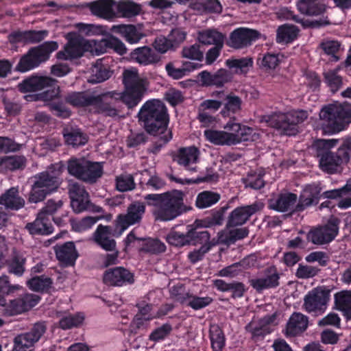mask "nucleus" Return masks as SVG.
Returning <instances> with one entry per match:
<instances>
[{
  "label": "nucleus",
  "mask_w": 351,
  "mask_h": 351,
  "mask_svg": "<svg viewBox=\"0 0 351 351\" xmlns=\"http://www.w3.org/2000/svg\"><path fill=\"white\" fill-rule=\"evenodd\" d=\"M138 117L146 131L158 136L163 144L171 139V132L168 128L169 114L163 102L158 99L147 101L141 106Z\"/></svg>",
  "instance_id": "nucleus-1"
},
{
  "label": "nucleus",
  "mask_w": 351,
  "mask_h": 351,
  "mask_svg": "<svg viewBox=\"0 0 351 351\" xmlns=\"http://www.w3.org/2000/svg\"><path fill=\"white\" fill-rule=\"evenodd\" d=\"M145 199L151 201L149 205L153 206V215L156 220L171 221L186 211L184 204V193L178 190L161 194H149Z\"/></svg>",
  "instance_id": "nucleus-2"
},
{
  "label": "nucleus",
  "mask_w": 351,
  "mask_h": 351,
  "mask_svg": "<svg viewBox=\"0 0 351 351\" xmlns=\"http://www.w3.org/2000/svg\"><path fill=\"white\" fill-rule=\"evenodd\" d=\"M63 169L64 165L60 162L51 165L46 171L35 175L29 201L32 203L40 202L47 195L56 191L61 184L60 176Z\"/></svg>",
  "instance_id": "nucleus-3"
},
{
  "label": "nucleus",
  "mask_w": 351,
  "mask_h": 351,
  "mask_svg": "<svg viewBox=\"0 0 351 351\" xmlns=\"http://www.w3.org/2000/svg\"><path fill=\"white\" fill-rule=\"evenodd\" d=\"M337 140L319 139L315 142L313 148L315 155L319 159V167L324 173L335 174L341 173L343 166L348 164L345 152L342 151L332 152L330 149L334 147Z\"/></svg>",
  "instance_id": "nucleus-4"
},
{
  "label": "nucleus",
  "mask_w": 351,
  "mask_h": 351,
  "mask_svg": "<svg viewBox=\"0 0 351 351\" xmlns=\"http://www.w3.org/2000/svg\"><path fill=\"white\" fill-rule=\"evenodd\" d=\"M319 125L324 134H333L345 128L351 121V105H328L319 112Z\"/></svg>",
  "instance_id": "nucleus-5"
},
{
  "label": "nucleus",
  "mask_w": 351,
  "mask_h": 351,
  "mask_svg": "<svg viewBox=\"0 0 351 351\" xmlns=\"http://www.w3.org/2000/svg\"><path fill=\"white\" fill-rule=\"evenodd\" d=\"M79 32L67 34L68 44H123L119 39L106 33V27L94 24L78 23Z\"/></svg>",
  "instance_id": "nucleus-6"
},
{
  "label": "nucleus",
  "mask_w": 351,
  "mask_h": 351,
  "mask_svg": "<svg viewBox=\"0 0 351 351\" xmlns=\"http://www.w3.org/2000/svg\"><path fill=\"white\" fill-rule=\"evenodd\" d=\"M123 82L125 90L121 93L123 101L128 106L133 108L142 100L146 90L144 79L141 78L135 68L125 69L123 73Z\"/></svg>",
  "instance_id": "nucleus-7"
},
{
  "label": "nucleus",
  "mask_w": 351,
  "mask_h": 351,
  "mask_svg": "<svg viewBox=\"0 0 351 351\" xmlns=\"http://www.w3.org/2000/svg\"><path fill=\"white\" fill-rule=\"evenodd\" d=\"M56 81L49 77L33 76L19 84V89L23 93L35 92L47 87H53L50 90L43 93V97L45 100H53L59 97L60 88L54 86Z\"/></svg>",
  "instance_id": "nucleus-8"
},
{
  "label": "nucleus",
  "mask_w": 351,
  "mask_h": 351,
  "mask_svg": "<svg viewBox=\"0 0 351 351\" xmlns=\"http://www.w3.org/2000/svg\"><path fill=\"white\" fill-rule=\"evenodd\" d=\"M58 45H38L32 48L24 56L16 66L17 71L26 72L37 67L49 58L51 52L57 49Z\"/></svg>",
  "instance_id": "nucleus-9"
},
{
  "label": "nucleus",
  "mask_w": 351,
  "mask_h": 351,
  "mask_svg": "<svg viewBox=\"0 0 351 351\" xmlns=\"http://www.w3.org/2000/svg\"><path fill=\"white\" fill-rule=\"evenodd\" d=\"M145 211V206L143 203L135 202L131 204L128 208L126 214L118 215L115 226L116 229L119 230V233L115 235L120 237L130 226L140 222Z\"/></svg>",
  "instance_id": "nucleus-10"
},
{
  "label": "nucleus",
  "mask_w": 351,
  "mask_h": 351,
  "mask_svg": "<svg viewBox=\"0 0 351 351\" xmlns=\"http://www.w3.org/2000/svg\"><path fill=\"white\" fill-rule=\"evenodd\" d=\"M123 101L121 93L108 92L95 97L93 107L98 113L104 116L116 117L119 113V104Z\"/></svg>",
  "instance_id": "nucleus-11"
},
{
  "label": "nucleus",
  "mask_w": 351,
  "mask_h": 351,
  "mask_svg": "<svg viewBox=\"0 0 351 351\" xmlns=\"http://www.w3.org/2000/svg\"><path fill=\"white\" fill-rule=\"evenodd\" d=\"M45 330L44 323L35 324L29 332L19 335L14 338L12 351H32L34 343L40 339Z\"/></svg>",
  "instance_id": "nucleus-12"
},
{
  "label": "nucleus",
  "mask_w": 351,
  "mask_h": 351,
  "mask_svg": "<svg viewBox=\"0 0 351 351\" xmlns=\"http://www.w3.org/2000/svg\"><path fill=\"white\" fill-rule=\"evenodd\" d=\"M339 227L336 221H329L326 225L311 229L306 235V239L315 245H324L335 239L338 234Z\"/></svg>",
  "instance_id": "nucleus-13"
},
{
  "label": "nucleus",
  "mask_w": 351,
  "mask_h": 351,
  "mask_svg": "<svg viewBox=\"0 0 351 351\" xmlns=\"http://www.w3.org/2000/svg\"><path fill=\"white\" fill-rule=\"evenodd\" d=\"M329 297L330 290L315 289L304 297L303 306L308 313L322 314L326 309Z\"/></svg>",
  "instance_id": "nucleus-14"
},
{
  "label": "nucleus",
  "mask_w": 351,
  "mask_h": 351,
  "mask_svg": "<svg viewBox=\"0 0 351 351\" xmlns=\"http://www.w3.org/2000/svg\"><path fill=\"white\" fill-rule=\"evenodd\" d=\"M199 150L195 146L181 147L173 154V160L190 173H195L198 168Z\"/></svg>",
  "instance_id": "nucleus-15"
},
{
  "label": "nucleus",
  "mask_w": 351,
  "mask_h": 351,
  "mask_svg": "<svg viewBox=\"0 0 351 351\" xmlns=\"http://www.w3.org/2000/svg\"><path fill=\"white\" fill-rule=\"evenodd\" d=\"M298 202V199L296 194L287 192L280 193L276 197L269 199L268 206L274 210L280 213L288 212L289 215H293L295 213L302 212V210H296Z\"/></svg>",
  "instance_id": "nucleus-16"
},
{
  "label": "nucleus",
  "mask_w": 351,
  "mask_h": 351,
  "mask_svg": "<svg viewBox=\"0 0 351 351\" xmlns=\"http://www.w3.org/2000/svg\"><path fill=\"white\" fill-rule=\"evenodd\" d=\"M104 282L109 286L123 287L134 282V276L123 267H116L107 269L103 275Z\"/></svg>",
  "instance_id": "nucleus-17"
},
{
  "label": "nucleus",
  "mask_w": 351,
  "mask_h": 351,
  "mask_svg": "<svg viewBox=\"0 0 351 351\" xmlns=\"http://www.w3.org/2000/svg\"><path fill=\"white\" fill-rule=\"evenodd\" d=\"M322 187L319 183L307 184L302 191L297 204L296 210H304L306 208L319 203L322 197Z\"/></svg>",
  "instance_id": "nucleus-18"
},
{
  "label": "nucleus",
  "mask_w": 351,
  "mask_h": 351,
  "mask_svg": "<svg viewBox=\"0 0 351 351\" xmlns=\"http://www.w3.org/2000/svg\"><path fill=\"white\" fill-rule=\"evenodd\" d=\"M69 193L74 212L79 213L88 208L89 195L84 186L75 182H71Z\"/></svg>",
  "instance_id": "nucleus-19"
},
{
  "label": "nucleus",
  "mask_w": 351,
  "mask_h": 351,
  "mask_svg": "<svg viewBox=\"0 0 351 351\" xmlns=\"http://www.w3.org/2000/svg\"><path fill=\"white\" fill-rule=\"evenodd\" d=\"M176 289L173 287L171 291V295L175 300L182 304H185L192 309L197 311L209 306L213 301L209 296L199 297L190 292L176 293Z\"/></svg>",
  "instance_id": "nucleus-20"
},
{
  "label": "nucleus",
  "mask_w": 351,
  "mask_h": 351,
  "mask_svg": "<svg viewBox=\"0 0 351 351\" xmlns=\"http://www.w3.org/2000/svg\"><path fill=\"white\" fill-rule=\"evenodd\" d=\"M280 275L274 266L264 271V276L258 278L249 280L250 285L258 292L264 289L276 288L279 285Z\"/></svg>",
  "instance_id": "nucleus-21"
},
{
  "label": "nucleus",
  "mask_w": 351,
  "mask_h": 351,
  "mask_svg": "<svg viewBox=\"0 0 351 351\" xmlns=\"http://www.w3.org/2000/svg\"><path fill=\"white\" fill-rule=\"evenodd\" d=\"M114 8V0H97L88 4V8L94 16L107 21H112L117 17Z\"/></svg>",
  "instance_id": "nucleus-22"
},
{
  "label": "nucleus",
  "mask_w": 351,
  "mask_h": 351,
  "mask_svg": "<svg viewBox=\"0 0 351 351\" xmlns=\"http://www.w3.org/2000/svg\"><path fill=\"white\" fill-rule=\"evenodd\" d=\"M119 230H115L114 232L110 226L99 225L94 232V241L102 249L106 251H114L116 249V241L110 237L116 235Z\"/></svg>",
  "instance_id": "nucleus-23"
},
{
  "label": "nucleus",
  "mask_w": 351,
  "mask_h": 351,
  "mask_svg": "<svg viewBox=\"0 0 351 351\" xmlns=\"http://www.w3.org/2000/svg\"><path fill=\"white\" fill-rule=\"evenodd\" d=\"M206 139L217 145H232L239 143V136L234 133L215 130H206L204 132Z\"/></svg>",
  "instance_id": "nucleus-24"
},
{
  "label": "nucleus",
  "mask_w": 351,
  "mask_h": 351,
  "mask_svg": "<svg viewBox=\"0 0 351 351\" xmlns=\"http://www.w3.org/2000/svg\"><path fill=\"white\" fill-rule=\"evenodd\" d=\"M111 30L120 34L130 44L138 43L145 36L140 27L132 24L114 25H112Z\"/></svg>",
  "instance_id": "nucleus-25"
},
{
  "label": "nucleus",
  "mask_w": 351,
  "mask_h": 351,
  "mask_svg": "<svg viewBox=\"0 0 351 351\" xmlns=\"http://www.w3.org/2000/svg\"><path fill=\"white\" fill-rule=\"evenodd\" d=\"M308 324V317L301 313H293L286 325V335L295 337L304 332Z\"/></svg>",
  "instance_id": "nucleus-26"
},
{
  "label": "nucleus",
  "mask_w": 351,
  "mask_h": 351,
  "mask_svg": "<svg viewBox=\"0 0 351 351\" xmlns=\"http://www.w3.org/2000/svg\"><path fill=\"white\" fill-rule=\"evenodd\" d=\"M48 35L47 30H30L25 32H15L9 35V41L11 43H40Z\"/></svg>",
  "instance_id": "nucleus-27"
},
{
  "label": "nucleus",
  "mask_w": 351,
  "mask_h": 351,
  "mask_svg": "<svg viewBox=\"0 0 351 351\" xmlns=\"http://www.w3.org/2000/svg\"><path fill=\"white\" fill-rule=\"evenodd\" d=\"M282 117H287L286 113H275L269 117L267 122L269 124L277 130L280 131V133L287 136H293L298 133V128L292 125L290 121L287 119H283Z\"/></svg>",
  "instance_id": "nucleus-28"
},
{
  "label": "nucleus",
  "mask_w": 351,
  "mask_h": 351,
  "mask_svg": "<svg viewBox=\"0 0 351 351\" xmlns=\"http://www.w3.org/2000/svg\"><path fill=\"white\" fill-rule=\"evenodd\" d=\"M26 228L32 234H49L53 232L50 219L44 213H39L34 222L26 225Z\"/></svg>",
  "instance_id": "nucleus-29"
},
{
  "label": "nucleus",
  "mask_w": 351,
  "mask_h": 351,
  "mask_svg": "<svg viewBox=\"0 0 351 351\" xmlns=\"http://www.w3.org/2000/svg\"><path fill=\"white\" fill-rule=\"evenodd\" d=\"M0 204L6 208L18 210L24 206L25 200L19 195L18 189L12 187L1 195Z\"/></svg>",
  "instance_id": "nucleus-30"
},
{
  "label": "nucleus",
  "mask_w": 351,
  "mask_h": 351,
  "mask_svg": "<svg viewBox=\"0 0 351 351\" xmlns=\"http://www.w3.org/2000/svg\"><path fill=\"white\" fill-rule=\"evenodd\" d=\"M85 51H90L94 55L95 47L91 48L85 45H64V49L57 53L56 57L59 60L71 61L82 57Z\"/></svg>",
  "instance_id": "nucleus-31"
},
{
  "label": "nucleus",
  "mask_w": 351,
  "mask_h": 351,
  "mask_svg": "<svg viewBox=\"0 0 351 351\" xmlns=\"http://www.w3.org/2000/svg\"><path fill=\"white\" fill-rule=\"evenodd\" d=\"M335 308L342 313L346 320L351 319V290H342L334 295Z\"/></svg>",
  "instance_id": "nucleus-32"
},
{
  "label": "nucleus",
  "mask_w": 351,
  "mask_h": 351,
  "mask_svg": "<svg viewBox=\"0 0 351 351\" xmlns=\"http://www.w3.org/2000/svg\"><path fill=\"white\" fill-rule=\"evenodd\" d=\"M55 252L58 261L65 265H73L77 258V253L73 242L56 246Z\"/></svg>",
  "instance_id": "nucleus-33"
},
{
  "label": "nucleus",
  "mask_w": 351,
  "mask_h": 351,
  "mask_svg": "<svg viewBox=\"0 0 351 351\" xmlns=\"http://www.w3.org/2000/svg\"><path fill=\"white\" fill-rule=\"evenodd\" d=\"M131 58L136 62L145 65L158 62L160 59L152 48L146 45L138 47L132 52Z\"/></svg>",
  "instance_id": "nucleus-34"
},
{
  "label": "nucleus",
  "mask_w": 351,
  "mask_h": 351,
  "mask_svg": "<svg viewBox=\"0 0 351 351\" xmlns=\"http://www.w3.org/2000/svg\"><path fill=\"white\" fill-rule=\"evenodd\" d=\"M117 17L132 18L138 15L142 11L141 5L129 0L116 2Z\"/></svg>",
  "instance_id": "nucleus-35"
},
{
  "label": "nucleus",
  "mask_w": 351,
  "mask_h": 351,
  "mask_svg": "<svg viewBox=\"0 0 351 351\" xmlns=\"http://www.w3.org/2000/svg\"><path fill=\"white\" fill-rule=\"evenodd\" d=\"M241 238V228H232L226 225V228L218 233L217 238L213 239L210 246L213 247L219 243L230 245Z\"/></svg>",
  "instance_id": "nucleus-36"
},
{
  "label": "nucleus",
  "mask_w": 351,
  "mask_h": 351,
  "mask_svg": "<svg viewBox=\"0 0 351 351\" xmlns=\"http://www.w3.org/2000/svg\"><path fill=\"white\" fill-rule=\"evenodd\" d=\"M297 7L300 12L308 16L320 15L326 10L324 4L319 0H299Z\"/></svg>",
  "instance_id": "nucleus-37"
},
{
  "label": "nucleus",
  "mask_w": 351,
  "mask_h": 351,
  "mask_svg": "<svg viewBox=\"0 0 351 351\" xmlns=\"http://www.w3.org/2000/svg\"><path fill=\"white\" fill-rule=\"evenodd\" d=\"M63 136L66 143L73 147L84 145L88 141L86 135L83 134L78 128H64Z\"/></svg>",
  "instance_id": "nucleus-38"
},
{
  "label": "nucleus",
  "mask_w": 351,
  "mask_h": 351,
  "mask_svg": "<svg viewBox=\"0 0 351 351\" xmlns=\"http://www.w3.org/2000/svg\"><path fill=\"white\" fill-rule=\"evenodd\" d=\"M84 167L81 178L84 182L94 183L102 176L103 167L99 162H93L86 160Z\"/></svg>",
  "instance_id": "nucleus-39"
},
{
  "label": "nucleus",
  "mask_w": 351,
  "mask_h": 351,
  "mask_svg": "<svg viewBox=\"0 0 351 351\" xmlns=\"http://www.w3.org/2000/svg\"><path fill=\"white\" fill-rule=\"evenodd\" d=\"M95 97L87 93H73L66 97V101L77 108L93 106L95 102Z\"/></svg>",
  "instance_id": "nucleus-40"
},
{
  "label": "nucleus",
  "mask_w": 351,
  "mask_h": 351,
  "mask_svg": "<svg viewBox=\"0 0 351 351\" xmlns=\"http://www.w3.org/2000/svg\"><path fill=\"white\" fill-rule=\"evenodd\" d=\"M299 29L293 25H282L277 29L276 42L289 44L294 41L298 35Z\"/></svg>",
  "instance_id": "nucleus-41"
},
{
  "label": "nucleus",
  "mask_w": 351,
  "mask_h": 351,
  "mask_svg": "<svg viewBox=\"0 0 351 351\" xmlns=\"http://www.w3.org/2000/svg\"><path fill=\"white\" fill-rule=\"evenodd\" d=\"M226 36L215 29H207L197 33L200 44H223Z\"/></svg>",
  "instance_id": "nucleus-42"
},
{
  "label": "nucleus",
  "mask_w": 351,
  "mask_h": 351,
  "mask_svg": "<svg viewBox=\"0 0 351 351\" xmlns=\"http://www.w3.org/2000/svg\"><path fill=\"white\" fill-rule=\"evenodd\" d=\"M221 198L219 193L211 191H204L196 197L195 206L200 209L206 208L217 203Z\"/></svg>",
  "instance_id": "nucleus-43"
},
{
  "label": "nucleus",
  "mask_w": 351,
  "mask_h": 351,
  "mask_svg": "<svg viewBox=\"0 0 351 351\" xmlns=\"http://www.w3.org/2000/svg\"><path fill=\"white\" fill-rule=\"evenodd\" d=\"M281 11L282 14H285L287 19L292 18L296 23H301L304 27L319 28L330 24V22L328 20L324 19L318 20L302 19L299 16H295L293 12L289 10L287 8L282 10Z\"/></svg>",
  "instance_id": "nucleus-44"
},
{
  "label": "nucleus",
  "mask_w": 351,
  "mask_h": 351,
  "mask_svg": "<svg viewBox=\"0 0 351 351\" xmlns=\"http://www.w3.org/2000/svg\"><path fill=\"white\" fill-rule=\"evenodd\" d=\"M112 72L101 62H97L91 69L88 82L92 84L102 82L110 77Z\"/></svg>",
  "instance_id": "nucleus-45"
},
{
  "label": "nucleus",
  "mask_w": 351,
  "mask_h": 351,
  "mask_svg": "<svg viewBox=\"0 0 351 351\" xmlns=\"http://www.w3.org/2000/svg\"><path fill=\"white\" fill-rule=\"evenodd\" d=\"M210 339L214 351H223L226 344L225 337L222 330L217 325L210 326Z\"/></svg>",
  "instance_id": "nucleus-46"
},
{
  "label": "nucleus",
  "mask_w": 351,
  "mask_h": 351,
  "mask_svg": "<svg viewBox=\"0 0 351 351\" xmlns=\"http://www.w3.org/2000/svg\"><path fill=\"white\" fill-rule=\"evenodd\" d=\"M103 217H92L88 216L81 219H71V225L72 229L78 232H85L90 230L93 226Z\"/></svg>",
  "instance_id": "nucleus-47"
},
{
  "label": "nucleus",
  "mask_w": 351,
  "mask_h": 351,
  "mask_svg": "<svg viewBox=\"0 0 351 351\" xmlns=\"http://www.w3.org/2000/svg\"><path fill=\"white\" fill-rule=\"evenodd\" d=\"M189 244H202V246L210 245L213 239L210 240V235L208 231H197L195 229L188 230Z\"/></svg>",
  "instance_id": "nucleus-48"
},
{
  "label": "nucleus",
  "mask_w": 351,
  "mask_h": 351,
  "mask_svg": "<svg viewBox=\"0 0 351 351\" xmlns=\"http://www.w3.org/2000/svg\"><path fill=\"white\" fill-rule=\"evenodd\" d=\"M138 313L135 316L133 323L137 328L143 325L144 321H149L157 317L152 312V306L150 304H138Z\"/></svg>",
  "instance_id": "nucleus-49"
},
{
  "label": "nucleus",
  "mask_w": 351,
  "mask_h": 351,
  "mask_svg": "<svg viewBox=\"0 0 351 351\" xmlns=\"http://www.w3.org/2000/svg\"><path fill=\"white\" fill-rule=\"evenodd\" d=\"M84 320L82 313H77L74 315H62L59 321L60 327L64 330L80 326Z\"/></svg>",
  "instance_id": "nucleus-50"
},
{
  "label": "nucleus",
  "mask_w": 351,
  "mask_h": 351,
  "mask_svg": "<svg viewBox=\"0 0 351 351\" xmlns=\"http://www.w3.org/2000/svg\"><path fill=\"white\" fill-rule=\"evenodd\" d=\"M84 165H86V159L84 158H71L67 162V170L70 175L81 180Z\"/></svg>",
  "instance_id": "nucleus-51"
},
{
  "label": "nucleus",
  "mask_w": 351,
  "mask_h": 351,
  "mask_svg": "<svg viewBox=\"0 0 351 351\" xmlns=\"http://www.w3.org/2000/svg\"><path fill=\"white\" fill-rule=\"evenodd\" d=\"M51 284V280L45 276L34 277L27 281L29 288L35 291H47Z\"/></svg>",
  "instance_id": "nucleus-52"
},
{
  "label": "nucleus",
  "mask_w": 351,
  "mask_h": 351,
  "mask_svg": "<svg viewBox=\"0 0 351 351\" xmlns=\"http://www.w3.org/2000/svg\"><path fill=\"white\" fill-rule=\"evenodd\" d=\"M321 269L315 266L300 263L295 273V276L299 279H308L318 275Z\"/></svg>",
  "instance_id": "nucleus-53"
},
{
  "label": "nucleus",
  "mask_w": 351,
  "mask_h": 351,
  "mask_svg": "<svg viewBox=\"0 0 351 351\" xmlns=\"http://www.w3.org/2000/svg\"><path fill=\"white\" fill-rule=\"evenodd\" d=\"M141 250L152 254H158L165 252L166 246L164 243L158 239L149 238L143 241Z\"/></svg>",
  "instance_id": "nucleus-54"
},
{
  "label": "nucleus",
  "mask_w": 351,
  "mask_h": 351,
  "mask_svg": "<svg viewBox=\"0 0 351 351\" xmlns=\"http://www.w3.org/2000/svg\"><path fill=\"white\" fill-rule=\"evenodd\" d=\"M325 82L332 93H335L342 85V78L337 71H328L324 73Z\"/></svg>",
  "instance_id": "nucleus-55"
},
{
  "label": "nucleus",
  "mask_w": 351,
  "mask_h": 351,
  "mask_svg": "<svg viewBox=\"0 0 351 351\" xmlns=\"http://www.w3.org/2000/svg\"><path fill=\"white\" fill-rule=\"evenodd\" d=\"M167 241L172 245L181 247L189 244L188 232L184 234L177 231H171L166 237Z\"/></svg>",
  "instance_id": "nucleus-56"
},
{
  "label": "nucleus",
  "mask_w": 351,
  "mask_h": 351,
  "mask_svg": "<svg viewBox=\"0 0 351 351\" xmlns=\"http://www.w3.org/2000/svg\"><path fill=\"white\" fill-rule=\"evenodd\" d=\"M116 186L119 191H131L135 187V183L132 176L130 174H122L116 179Z\"/></svg>",
  "instance_id": "nucleus-57"
},
{
  "label": "nucleus",
  "mask_w": 351,
  "mask_h": 351,
  "mask_svg": "<svg viewBox=\"0 0 351 351\" xmlns=\"http://www.w3.org/2000/svg\"><path fill=\"white\" fill-rule=\"evenodd\" d=\"M25 311H26L21 298L11 300L3 309V313L7 316L21 314Z\"/></svg>",
  "instance_id": "nucleus-58"
},
{
  "label": "nucleus",
  "mask_w": 351,
  "mask_h": 351,
  "mask_svg": "<svg viewBox=\"0 0 351 351\" xmlns=\"http://www.w3.org/2000/svg\"><path fill=\"white\" fill-rule=\"evenodd\" d=\"M25 259L19 256H15L10 259L8 263V270L16 276H21L25 271Z\"/></svg>",
  "instance_id": "nucleus-59"
},
{
  "label": "nucleus",
  "mask_w": 351,
  "mask_h": 351,
  "mask_svg": "<svg viewBox=\"0 0 351 351\" xmlns=\"http://www.w3.org/2000/svg\"><path fill=\"white\" fill-rule=\"evenodd\" d=\"M172 327L169 324H165L155 329L149 337V340L157 342L165 339L171 332Z\"/></svg>",
  "instance_id": "nucleus-60"
},
{
  "label": "nucleus",
  "mask_w": 351,
  "mask_h": 351,
  "mask_svg": "<svg viewBox=\"0 0 351 351\" xmlns=\"http://www.w3.org/2000/svg\"><path fill=\"white\" fill-rule=\"evenodd\" d=\"M307 263L317 262L321 267H326L329 261V257L327 254L322 251L311 252L305 257Z\"/></svg>",
  "instance_id": "nucleus-61"
},
{
  "label": "nucleus",
  "mask_w": 351,
  "mask_h": 351,
  "mask_svg": "<svg viewBox=\"0 0 351 351\" xmlns=\"http://www.w3.org/2000/svg\"><path fill=\"white\" fill-rule=\"evenodd\" d=\"M286 114L287 117H282L287 119L295 128H297L298 124L302 123L308 118V112L305 110L292 111Z\"/></svg>",
  "instance_id": "nucleus-62"
},
{
  "label": "nucleus",
  "mask_w": 351,
  "mask_h": 351,
  "mask_svg": "<svg viewBox=\"0 0 351 351\" xmlns=\"http://www.w3.org/2000/svg\"><path fill=\"white\" fill-rule=\"evenodd\" d=\"M199 47V45H186L182 50V56L191 60H202L204 55Z\"/></svg>",
  "instance_id": "nucleus-63"
},
{
  "label": "nucleus",
  "mask_w": 351,
  "mask_h": 351,
  "mask_svg": "<svg viewBox=\"0 0 351 351\" xmlns=\"http://www.w3.org/2000/svg\"><path fill=\"white\" fill-rule=\"evenodd\" d=\"M343 190V197L339 201L337 205L341 208H348L351 206V180H348L346 184L342 187Z\"/></svg>",
  "instance_id": "nucleus-64"
}]
</instances>
